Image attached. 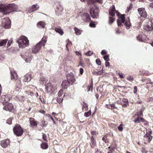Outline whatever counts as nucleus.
Listing matches in <instances>:
<instances>
[{"mask_svg":"<svg viewBox=\"0 0 153 153\" xmlns=\"http://www.w3.org/2000/svg\"><path fill=\"white\" fill-rule=\"evenodd\" d=\"M32 79V75L31 74H26L24 76V78L23 79V81L25 82H30Z\"/></svg>","mask_w":153,"mask_h":153,"instance_id":"nucleus-17","label":"nucleus"},{"mask_svg":"<svg viewBox=\"0 0 153 153\" xmlns=\"http://www.w3.org/2000/svg\"><path fill=\"white\" fill-rule=\"evenodd\" d=\"M83 19L85 22H88L90 20V17L89 14L87 13H85L83 14L82 17Z\"/></svg>","mask_w":153,"mask_h":153,"instance_id":"nucleus-19","label":"nucleus"},{"mask_svg":"<svg viewBox=\"0 0 153 153\" xmlns=\"http://www.w3.org/2000/svg\"><path fill=\"white\" fill-rule=\"evenodd\" d=\"M29 122L30 123V126L32 127H36L38 123L34 118L32 117H30L29 118Z\"/></svg>","mask_w":153,"mask_h":153,"instance_id":"nucleus-15","label":"nucleus"},{"mask_svg":"<svg viewBox=\"0 0 153 153\" xmlns=\"http://www.w3.org/2000/svg\"><path fill=\"white\" fill-rule=\"evenodd\" d=\"M16 100L19 101H22V96H17L15 97Z\"/></svg>","mask_w":153,"mask_h":153,"instance_id":"nucleus-42","label":"nucleus"},{"mask_svg":"<svg viewBox=\"0 0 153 153\" xmlns=\"http://www.w3.org/2000/svg\"><path fill=\"white\" fill-rule=\"evenodd\" d=\"M48 117L49 119H51L53 121V118L52 117V116L50 115V114H48Z\"/></svg>","mask_w":153,"mask_h":153,"instance_id":"nucleus-54","label":"nucleus"},{"mask_svg":"<svg viewBox=\"0 0 153 153\" xmlns=\"http://www.w3.org/2000/svg\"><path fill=\"white\" fill-rule=\"evenodd\" d=\"M152 132L149 131L147 132L146 134L144 136V140L149 142L152 140V137L151 135Z\"/></svg>","mask_w":153,"mask_h":153,"instance_id":"nucleus-16","label":"nucleus"},{"mask_svg":"<svg viewBox=\"0 0 153 153\" xmlns=\"http://www.w3.org/2000/svg\"><path fill=\"white\" fill-rule=\"evenodd\" d=\"M63 100V99L62 98H57V101L59 103H60L62 102Z\"/></svg>","mask_w":153,"mask_h":153,"instance_id":"nucleus-45","label":"nucleus"},{"mask_svg":"<svg viewBox=\"0 0 153 153\" xmlns=\"http://www.w3.org/2000/svg\"><path fill=\"white\" fill-rule=\"evenodd\" d=\"M47 38V36H44L42 39L41 41L39 42V43H40V44L42 46H44L45 44L46 43Z\"/></svg>","mask_w":153,"mask_h":153,"instance_id":"nucleus-21","label":"nucleus"},{"mask_svg":"<svg viewBox=\"0 0 153 153\" xmlns=\"http://www.w3.org/2000/svg\"><path fill=\"white\" fill-rule=\"evenodd\" d=\"M62 86L63 89L67 88V81L66 80H63L62 84Z\"/></svg>","mask_w":153,"mask_h":153,"instance_id":"nucleus-30","label":"nucleus"},{"mask_svg":"<svg viewBox=\"0 0 153 153\" xmlns=\"http://www.w3.org/2000/svg\"><path fill=\"white\" fill-rule=\"evenodd\" d=\"M139 14L142 17L145 18L147 17V13L144 8H139L137 10Z\"/></svg>","mask_w":153,"mask_h":153,"instance_id":"nucleus-14","label":"nucleus"},{"mask_svg":"<svg viewBox=\"0 0 153 153\" xmlns=\"http://www.w3.org/2000/svg\"><path fill=\"white\" fill-rule=\"evenodd\" d=\"M108 148L109 149L111 148V149L110 150L111 151H112V150H114L115 149V148H114V147H112V146H109L108 147Z\"/></svg>","mask_w":153,"mask_h":153,"instance_id":"nucleus-62","label":"nucleus"},{"mask_svg":"<svg viewBox=\"0 0 153 153\" xmlns=\"http://www.w3.org/2000/svg\"><path fill=\"white\" fill-rule=\"evenodd\" d=\"M91 114V111L90 110L89 111L86 112L84 113V115L86 117H89Z\"/></svg>","mask_w":153,"mask_h":153,"instance_id":"nucleus-36","label":"nucleus"},{"mask_svg":"<svg viewBox=\"0 0 153 153\" xmlns=\"http://www.w3.org/2000/svg\"><path fill=\"white\" fill-rule=\"evenodd\" d=\"M96 62L97 63L98 65H100L101 64V61H100V59H97L96 60Z\"/></svg>","mask_w":153,"mask_h":153,"instance_id":"nucleus-52","label":"nucleus"},{"mask_svg":"<svg viewBox=\"0 0 153 153\" xmlns=\"http://www.w3.org/2000/svg\"><path fill=\"white\" fill-rule=\"evenodd\" d=\"M132 4H131L130 5L129 7H128L126 11V12L128 13V12L129 11L131 10V9L132 8Z\"/></svg>","mask_w":153,"mask_h":153,"instance_id":"nucleus-40","label":"nucleus"},{"mask_svg":"<svg viewBox=\"0 0 153 153\" xmlns=\"http://www.w3.org/2000/svg\"><path fill=\"white\" fill-rule=\"evenodd\" d=\"M95 2L102 4L103 2V0H88V2L89 4H91Z\"/></svg>","mask_w":153,"mask_h":153,"instance_id":"nucleus-28","label":"nucleus"},{"mask_svg":"<svg viewBox=\"0 0 153 153\" xmlns=\"http://www.w3.org/2000/svg\"><path fill=\"white\" fill-rule=\"evenodd\" d=\"M42 46L40 44V43L39 42L32 48V52L34 53H37L40 50Z\"/></svg>","mask_w":153,"mask_h":153,"instance_id":"nucleus-12","label":"nucleus"},{"mask_svg":"<svg viewBox=\"0 0 153 153\" xmlns=\"http://www.w3.org/2000/svg\"><path fill=\"white\" fill-rule=\"evenodd\" d=\"M39 8V6L37 4L33 5L30 8V10L31 12H34L37 10Z\"/></svg>","mask_w":153,"mask_h":153,"instance_id":"nucleus-23","label":"nucleus"},{"mask_svg":"<svg viewBox=\"0 0 153 153\" xmlns=\"http://www.w3.org/2000/svg\"><path fill=\"white\" fill-rule=\"evenodd\" d=\"M90 144L92 148H94L96 144V141L93 136H92L91 137V143Z\"/></svg>","mask_w":153,"mask_h":153,"instance_id":"nucleus-22","label":"nucleus"},{"mask_svg":"<svg viewBox=\"0 0 153 153\" xmlns=\"http://www.w3.org/2000/svg\"><path fill=\"white\" fill-rule=\"evenodd\" d=\"M2 25L4 28H9L10 27V21L9 18L7 17L3 18L2 20Z\"/></svg>","mask_w":153,"mask_h":153,"instance_id":"nucleus-5","label":"nucleus"},{"mask_svg":"<svg viewBox=\"0 0 153 153\" xmlns=\"http://www.w3.org/2000/svg\"><path fill=\"white\" fill-rule=\"evenodd\" d=\"M39 112L40 113H42L43 114H45V111L44 110H40V111H39Z\"/></svg>","mask_w":153,"mask_h":153,"instance_id":"nucleus-63","label":"nucleus"},{"mask_svg":"<svg viewBox=\"0 0 153 153\" xmlns=\"http://www.w3.org/2000/svg\"><path fill=\"white\" fill-rule=\"evenodd\" d=\"M116 72L118 74V75L120 77V78H124V76H123L122 73H120V72L117 73V71Z\"/></svg>","mask_w":153,"mask_h":153,"instance_id":"nucleus-50","label":"nucleus"},{"mask_svg":"<svg viewBox=\"0 0 153 153\" xmlns=\"http://www.w3.org/2000/svg\"><path fill=\"white\" fill-rule=\"evenodd\" d=\"M115 20V19L111 17H109V23L111 24H112Z\"/></svg>","mask_w":153,"mask_h":153,"instance_id":"nucleus-38","label":"nucleus"},{"mask_svg":"<svg viewBox=\"0 0 153 153\" xmlns=\"http://www.w3.org/2000/svg\"><path fill=\"white\" fill-rule=\"evenodd\" d=\"M17 9L16 5L14 4L7 5L0 4V11L4 14H7L14 11Z\"/></svg>","mask_w":153,"mask_h":153,"instance_id":"nucleus-1","label":"nucleus"},{"mask_svg":"<svg viewBox=\"0 0 153 153\" xmlns=\"http://www.w3.org/2000/svg\"><path fill=\"white\" fill-rule=\"evenodd\" d=\"M144 29L147 31H151L153 29V19L148 22Z\"/></svg>","mask_w":153,"mask_h":153,"instance_id":"nucleus-9","label":"nucleus"},{"mask_svg":"<svg viewBox=\"0 0 153 153\" xmlns=\"http://www.w3.org/2000/svg\"><path fill=\"white\" fill-rule=\"evenodd\" d=\"M82 109L83 110L86 111L88 110V105L85 102H83Z\"/></svg>","mask_w":153,"mask_h":153,"instance_id":"nucleus-32","label":"nucleus"},{"mask_svg":"<svg viewBox=\"0 0 153 153\" xmlns=\"http://www.w3.org/2000/svg\"><path fill=\"white\" fill-rule=\"evenodd\" d=\"M41 148L43 149H47L48 147V143L46 142H42L41 145Z\"/></svg>","mask_w":153,"mask_h":153,"instance_id":"nucleus-25","label":"nucleus"},{"mask_svg":"<svg viewBox=\"0 0 153 153\" xmlns=\"http://www.w3.org/2000/svg\"><path fill=\"white\" fill-rule=\"evenodd\" d=\"M11 79L15 80H16L18 78V76L16 73L15 72H11Z\"/></svg>","mask_w":153,"mask_h":153,"instance_id":"nucleus-24","label":"nucleus"},{"mask_svg":"<svg viewBox=\"0 0 153 153\" xmlns=\"http://www.w3.org/2000/svg\"><path fill=\"white\" fill-rule=\"evenodd\" d=\"M45 22L42 21L39 22L37 24V27L38 28L42 27L44 28L45 27Z\"/></svg>","mask_w":153,"mask_h":153,"instance_id":"nucleus-20","label":"nucleus"},{"mask_svg":"<svg viewBox=\"0 0 153 153\" xmlns=\"http://www.w3.org/2000/svg\"><path fill=\"white\" fill-rule=\"evenodd\" d=\"M88 92H89L91 90V91H92V89H93V87L92 86H90L89 87H88Z\"/></svg>","mask_w":153,"mask_h":153,"instance_id":"nucleus-53","label":"nucleus"},{"mask_svg":"<svg viewBox=\"0 0 153 153\" xmlns=\"http://www.w3.org/2000/svg\"><path fill=\"white\" fill-rule=\"evenodd\" d=\"M108 134H105L102 138V140L105 143H109V140L107 138Z\"/></svg>","mask_w":153,"mask_h":153,"instance_id":"nucleus-27","label":"nucleus"},{"mask_svg":"<svg viewBox=\"0 0 153 153\" xmlns=\"http://www.w3.org/2000/svg\"><path fill=\"white\" fill-rule=\"evenodd\" d=\"M127 79L128 80L130 81H133L134 79L133 77L132 76H128L127 77Z\"/></svg>","mask_w":153,"mask_h":153,"instance_id":"nucleus-46","label":"nucleus"},{"mask_svg":"<svg viewBox=\"0 0 153 153\" xmlns=\"http://www.w3.org/2000/svg\"><path fill=\"white\" fill-rule=\"evenodd\" d=\"M21 84L20 81H18V82L16 83V86L15 90L16 91H19L21 88Z\"/></svg>","mask_w":153,"mask_h":153,"instance_id":"nucleus-29","label":"nucleus"},{"mask_svg":"<svg viewBox=\"0 0 153 153\" xmlns=\"http://www.w3.org/2000/svg\"><path fill=\"white\" fill-rule=\"evenodd\" d=\"M10 143L9 139H6L1 141L0 145L3 148H6L10 145Z\"/></svg>","mask_w":153,"mask_h":153,"instance_id":"nucleus-13","label":"nucleus"},{"mask_svg":"<svg viewBox=\"0 0 153 153\" xmlns=\"http://www.w3.org/2000/svg\"><path fill=\"white\" fill-rule=\"evenodd\" d=\"M104 59L106 61H108L109 60V56L108 55L105 56L104 57Z\"/></svg>","mask_w":153,"mask_h":153,"instance_id":"nucleus-48","label":"nucleus"},{"mask_svg":"<svg viewBox=\"0 0 153 153\" xmlns=\"http://www.w3.org/2000/svg\"><path fill=\"white\" fill-rule=\"evenodd\" d=\"M141 35H139L137 36V38L139 40L141 41Z\"/></svg>","mask_w":153,"mask_h":153,"instance_id":"nucleus-58","label":"nucleus"},{"mask_svg":"<svg viewBox=\"0 0 153 153\" xmlns=\"http://www.w3.org/2000/svg\"><path fill=\"white\" fill-rule=\"evenodd\" d=\"M12 42H13L12 39H11L7 43V48L9 47L11 45L12 43Z\"/></svg>","mask_w":153,"mask_h":153,"instance_id":"nucleus-43","label":"nucleus"},{"mask_svg":"<svg viewBox=\"0 0 153 153\" xmlns=\"http://www.w3.org/2000/svg\"><path fill=\"white\" fill-rule=\"evenodd\" d=\"M137 115L139 116H141L143 115V112L142 110H140L139 111H138L137 113Z\"/></svg>","mask_w":153,"mask_h":153,"instance_id":"nucleus-49","label":"nucleus"},{"mask_svg":"<svg viewBox=\"0 0 153 153\" xmlns=\"http://www.w3.org/2000/svg\"><path fill=\"white\" fill-rule=\"evenodd\" d=\"M11 98V96L10 95H4L1 96V100L4 104L8 102Z\"/></svg>","mask_w":153,"mask_h":153,"instance_id":"nucleus-11","label":"nucleus"},{"mask_svg":"<svg viewBox=\"0 0 153 153\" xmlns=\"http://www.w3.org/2000/svg\"><path fill=\"white\" fill-rule=\"evenodd\" d=\"M42 126H47V124H46V122L45 121H44L42 122Z\"/></svg>","mask_w":153,"mask_h":153,"instance_id":"nucleus-56","label":"nucleus"},{"mask_svg":"<svg viewBox=\"0 0 153 153\" xmlns=\"http://www.w3.org/2000/svg\"><path fill=\"white\" fill-rule=\"evenodd\" d=\"M13 130L14 134L18 137L21 136L24 132L23 129L18 124H16L15 125Z\"/></svg>","mask_w":153,"mask_h":153,"instance_id":"nucleus-4","label":"nucleus"},{"mask_svg":"<svg viewBox=\"0 0 153 153\" xmlns=\"http://www.w3.org/2000/svg\"><path fill=\"white\" fill-rule=\"evenodd\" d=\"M74 30L75 34L77 35H80L81 33V31L76 27H75Z\"/></svg>","mask_w":153,"mask_h":153,"instance_id":"nucleus-34","label":"nucleus"},{"mask_svg":"<svg viewBox=\"0 0 153 153\" xmlns=\"http://www.w3.org/2000/svg\"><path fill=\"white\" fill-rule=\"evenodd\" d=\"M115 13H116L117 15L119 17V18L117 21L118 25V26L121 27L123 25L122 23H124L125 22V19L124 15H121L120 16H119V13L118 12H117L115 10V6L113 5L109 9V13L111 16H113L115 15Z\"/></svg>","mask_w":153,"mask_h":153,"instance_id":"nucleus-2","label":"nucleus"},{"mask_svg":"<svg viewBox=\"0 0 153 153\" xmlns=\"http://www.w3.org/2000/svg\"><path fill=\"white\" fill-rule=\"evenodd\" d=\"M90 12L91 17L93 18H97L98 16V9L95 7L91 8Z\"/></svg>","mask_w":153,"mask_h":153,"instance_id":"nucleus-6","label":"nucleus"},{"mask_svg":"<svg viewBox=\"0 0 153 153\" xmlns=\"http://www.w3.org/2000/svg\"><path fill=\"white\" fill-rule=\"evenodd\" d=\"M54 30L61 35H62L64 33V32L62 29L61 27L60 26H57L55 28Z\"/></svg>","mask_w":153,"mask_h":153,"instance_id":"nucleus-18","label":"nucleus"},{"mask_svg":"<svg viewBox=\"0 0 153 153\" xmlns=\"http://www.w3.org/2000/svg\"><path fill=\"white\" fill-rule=\"evenodd\" d=\"M92 54V52L91 51H88L85 53V55L88 56H91Z\"/></svg>","mask_w":153,"mask_h":153,"instance_id":"nucleus-51","label":"nucleus"},{"mask_svg":"<svg viewBox=\"0 0 153 153\" xmlns=\"http://www.w3.org/2000/svg\"><path fill=\"white\" fill-rule=\"evenodd\" d=\"M83 68H80L79 69L80 74H82L83 73Z\"/></svg>","mask_w":153,"mask_h":153,"instance_id":"nucleus-60","label":"nucleus"},{"mask_svg":"<svg viewBox=\"0 0 153 153\" xmlns=\"http://www.w3.org/2000/svg\"><path fill=\"white\" fill-rule=\"evenodd\" d=\"M123 102L125 103H127L128 102V100L126 99H123Z\"/></svg>","mask_w":153,"mask_h":153,"instance_id":"nucleus-61","label":"nucleus"},{"mask_svg":"<svg viewBox=\"0 0 153 153\" xmlns=\"http://www.w3.org/2000/svg\"><path fill=\"white\" fill-rule=\"evenodd\" d=\"M118 129L119 131H121L123 129V124H121L118 127Z\"/></svg>","mask_w":153,"mask_h":153,"instance_id":"nucleus-47","label":"nucleus"},{"mask_svg":"<svg viewBox=\"0 0 153 153\" xmlns=\"http://www.w3.org/2000/svg\"><path fill=\"white\" fill-rule=\"evenodd\" d=\"M75 80L74 74L72 73H70L68 74V83L69 85H72Z\"/></svg>","mask_w":153,"mask_h":153,"instance_id":"nucleus-7","label":"nucleus"},{"mask_svg":"<svg viewBox=\"0 0 153 153\" xmlns=\"http://www.w3.org/2000/svg\"><path fill=\"white\" fill-rule=\"evenodd\" d=\"M42 138L43 140L46 141L47 142V137L45 134H43L42 135Z\"/></svg>","mask_w":153,"mask_h":153,"instance_id":"nucleus-39","label":"nucleus"},{"mask_svg":"<svg viewBox=\"0 0 153 153\" xmlns=\"http://www.w3.org/2000/svg\"><path fill=\"white\" fill-rule=\"evenodd\" d=\"M89 26L90 27H95V25L94 24V22H90Z\"/></svg>","mask_w":153,"mask_h":153,"instance_id":"nucleus-44","label":"nucleus"},{"mask_svg":"<svg viewBox=\"0 0 153 153\" xmlns=\"http://www.w3.org/2000/svg\"><path fill=\"white\" fill-rule=\"evenodd\" d=\"M3 104L4 105L3 108V109L7 111L12 112L14 109L13 106L11 103H7Z\"/></svg>","mask_w":153,"mask_h":153,"instance_id":"nucleus-8","label":"nucleus"},{"mask_svg":"<svg viewBox=\"0 0 153 153\" xmlns=\"http://www.w3.org/2000/svg\"><path fill=\"white\" fill-rule=\"evenodd\" d=\"M124 24L128 28H129L130 27L131 25L129 18H128V19H127L126 20V22Z\"/></svg>","mask_w":153,"mask_h":153,"instance_id":"nucleus-33","label":"nucleus"},{"mask_svg":"<svg viewBox=\"0 0 153 153\" xmlns=\"http://www.w3.org/2000/svg\"><path fill=\"white\" fill-rule=\"evenodd\" d=\"M106 51L105 50H102L101 52V53L102 55H104L106 54Z\"/></svg>","mask_w":153,"mask_h":153,"instance_id":"nucleus-57","label":"nucleus"},{"mask_svg":"<svg viewBox=\"0 0 153 153\" xmlns=\"http://www.w3.org/2000/svg\"><path fill=\"white\" fill-rule=\"evenodd\" d=\"M63 93V91L62 90H60L58 93V95L59 97H61Z\"/></svg>","mask_w":153,"mask_h":153,"instance_id":"nucleus-41","label":"nucleus"},{"mask_svg":"<svg viewBox=\"0 0 153 153\" xmlns=\"http://www.w3.org/2000/svg\"><path fill=\"white\" fill-rule=\"evenodd\" d=\"M45 89L47 92L51 93H53L54 90V88L51 83H48L45 85Z\"/></svg>","mask_w":153,"mask_h":153,"instance_id":"nucleus-10","label":"nucleus"},{"mask_svg":"<svg viewBox=\"0 0 153 153\" xmlns=\"http://www.w3.org/2000/svg\"><path fill=\"white\" fill-rule=\"evenodd\" d=\"M46 79L43 76H41L40 79V83H42V84H43L45 82H46Z\"/></svg>","mask_w":153,"mask_h":153,"instance_id":"nucleus-35","label":"nucleus"},{"mask_svg":"<svg viewBox=\"0 0 153 153\" xmlns=\"http://www.w3.org/2000/svg\"><path fill=\"white\" fill-rule=\"evenodd\" d=\"M19 48H23L29 45V41L27 37L23 35H21L19 37L17 40Z\"/></svg>","mask_w":153,"mask_h":153,"instance_id":"nucleus-3","label":"nucleus"},{"mask_svg":"<svg viewBox=\"0 0 153 153\" xmlns=\"http://www.w3.org/2000/svg\"><path fill=\"white\" fill-rule=\"evenodd\" d=\"M91 134L92 135H95L97 134V132L95 131H92L91 132Z\"/></svg>","mask_w":153,"mask_h":153,"instance_id":"nucleus-59","label":"nucleus"},{"mask_svg":"<svg viewBox=\"0 0 153 153\" xmlns=\"http://www.w3.org/2000/svg\"><path fill=\"white\" fill-rule=\"evenodd\" d=\"M134 91H133L134 93L135 94L137 92V87L136 86H135L134 87Z\"/></svg>","mask_w":153,"mask_h":153,"instance_id":"nucleus-55","label":"nucleus"},{"mask_svg":"<svg viewBox=\"0 0 153 153\" xmlns=\"http://www.w3.org/2000/svg\"><path fill=\"white\" fill-rule=\"evenodd\" d=\"M8 41L7 39L1 40L0 41V47L4 46Z\"/></svg>","mask_w":153,"mask_h":153,"instance_id":"nucleus-26","label":"nucleus"},{"mask_svg":"<svg viewBox=\"0 0 153 153\" xmlns=\"http://www.w3.org/2000/svg\"><path fill=\"white\" fill-rule=\"evenodd\" d=\"M144 119L142 118H139L137 117L136 119L134 120V123H139L141 121L144 122Z\"/></svg>","mask_w":153,"mask_h":153,"instance_id":"nucleus-31","label":"nucleus"},{"mask_svg":"<svg viewBox=\"0 0 153 153\" xmlns=\"http://www.w3.org/2000/svg\"><path fill=\"white\" fill-rule=\"evenodd\" d=\"M106 67H108L109 65V62L107 61L105 63Z\"/></svg>","mask_w":153,"mask_h":153,"instance_id":"nucleus-64","label":"nucleus"},{"mask_svg":"<svg viewBox=\"0 0 153 153\" xmlns=\"http://www.w3.org/2000/svg\"><path fill=\"white\" fill-rule=\"evenodd\" d=\"M13 120V118L11 117H10L7 120L6 123L10 125L12 123V120Z\"/></svg>","mask_w":153,"mask_h":153,"instance_id":"nucleus-37","label":"nucleus"}]
</instances>
